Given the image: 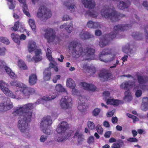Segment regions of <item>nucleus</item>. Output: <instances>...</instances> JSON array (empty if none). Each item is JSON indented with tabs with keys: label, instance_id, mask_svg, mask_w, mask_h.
Here are the masks:
<instances>
[{
	"label": "nucleus",
	"instance_id": "nucleus-1",
	"mask_svg": "<svg viewBox=\"0 0 148 148\" xmlns=\"http://www.w3.org/2000/svg\"><path fill=\"white\" fill-rule=\"evenodd\" d=\"M33 104L28 103L17 108L13 114L19 116L18 126L22 133H29L30 127L28 123L31 121L32 112L31 110L33 108Z\"/></svg>",
	"mask_w": 148,
	"mask_h": 148
},
{
	"label": "nucleus",
	"instance_id": "nucleus-2",
	"mask_svg": "<svg viewBox=\"0 0 148 148\" xmlns=\"http://www.w3.org/2000/svg\"><path fill=\"white\" fill-rule=\"evenodd\" d=\"M69 48V50H72L73 54H74L77 58L82 56L84 58V60H94V59L95 49L88 47L83 49L81 44L77 41L71 42Z\"/></svg>",
	"mask_w": 148,
	"mask_h": 148
},
{
	"label": "nucleus",
	"instance_id": "nucleus-3",
	"mask_svg": "<svg viewBox=\"0 0 148 148\" xmlns=\"http://www.w3.org/2000/svg\"><path fill=\"white\" fill-rule=\"evenodd\" d=\"M101 14L106 18L110 19L112 22L117 21L120 18H123L125 16L124 14L117 12L114 7H109L107 5L103 7L101 11Z\"/></svg>",
	"mask_w": 148,
	"mask_h": 148
},
{
	"label": "nucleus",
	"instance_id": "nucleus-4",
	"mask_svg": "<svg viewBox=\"0 0 148 148\" xmlns=\"http://www.w3.org/2000/svg\"><path fill=\"white\" fill-rule=\"evenodd\" d=\"M68 127V124L67 122L65 121H62L61 123L59 124L57 127L56 130L58 134H63L64 137L62 136L59 137L57 138V141L59 142H61L65 140L68 139L70 137L72 136L73 133L72 130H70L68 133L65 132L67 128Z\"/></svg>",
	"mask_w": 148,
	"mask_h": 148
},
{
	"label": "nucleus",
	"instance_id": "nucleus-5",
	"mask_svg": "<svg viewBox=\"0 0 148 148\" xmlns=\"http://www.w3.org/2000/svg\"><path fill=\"white\" fill-rule=\"evenodd\" d=\"M110 50L109 49H104L99 55V60L105 63H108L113 61L115 58L116 55L114 54L108 56L110 54Z\"/></svg>",
	"mask_w": 148,
	"mask_h": 148
},
{
	"label": "nucleus",
	"instance_id": "nucleus-6",
	"mask_svg": "<svg viewBox=\"0 0 148 148\" xmlns=\"http://www.w3.org/2000/svg\"><path fill=\"white\" fill-rule=\"evenodd\" d=\"M51 12L47 9L44 5L40 6L37 13V16L42 21H44L50 18L51 16Z\"/></svg>",
	"mask_w": 148,
	"mask_h": 148
},
{
	"label": "nucleus",
	"instance_id": "nucleus-7",
	"mask_svg": "<svg viewBox=\"0 0 148 148\" xmlns=\"http://www.w3.org/2000/svg\"><path fill=\"white\" fill-rule=\"evenodd\" d=\"M132 27L131 24L129 25L126 24L117 25L114 26V30L113 32H110L109 34V36L112 39L116 36L119 31H124L125 30H128L130 28Z\"/></svg>",
	"mask_w": 148,
	"mask_h": 148
},
{
	"label": "nucleus",
	"instance_id": "nucleus-8",
	"mask_svg": "<svg viewBox=\"0 0 148 148\" xmlns=\"http://www.w3.org/2000/svg\"><path fill=\"white\" fill-rule=\"evenodd\" d=\"M23 87L20 90L21 94L23 96L22 98L25 99L29 98L30 96L35 93V90L34 88L30 87ZM21 98L22 97H20Z\"/></svg>",
	"mask_w": 148,
	"mask_h": 148
},
{
	"label": "nucleus",
	"instance_id": "nucleus-9",
	"mask_svg": "<svg viewBox=\"0 0 148 148\" xmlns=\"http://www.w3.org/2000/svg\"><path fill=\"white\" fill-rule=\"evenodd\" d=\"M7 84L3 81H0V88L6 96L10 97L11 98L15 99V95L6 87Z\"/></svg>",
	"mask_w": 148,
	"mask_h": 148
},
{
	"label": "nucleus",
	"instance_id": "nucleus-10",
	"mask_svg": "<svg viewBox=\"0 0 148 148\" xmlns=\"http://www.w3.org/2000/svg\"><path fill=\"white\" fill-rule=\"evenodd\" d=\"M45 33L44 37L47 40L48 42H53L56 37L55 31L51 28H48L45 29Z\"/></svg>",
	"mask_w": 148,
	"mask_h": 148
},
{
	"label": "nucleus",
	"instance_id": "nucleus-11",
	"mask_svg": "<svg viewBox=\"0 0 148 148\" xmlns=\"http://www.w3.org/2000/svg\"><path fill=\"white\" fill-rule=\"evenodd\" d=\"M60 105L62 108L68 109L71 108L72 105L71 98L67 96L62 97L60 101Z\"/></svg>",
	"mask_w": 148,
	"mask_h": 148
},
{
	"label": "nucleus",
	"instance_id": "nucleus-12",
	"mask_svg": "<svg viewBox=\"0 0 148 148\" xmlns=\"http://www.w3.org/2000/svg\"><path fill=\"white\" fill-rule=\"evenodd\" d=\"M99 76L103 79L104 80L107 81L110 79L112 74L110 70L105 69H102L100 71Z\"/></svg>",
	"mask_w": 148,
	"mask_h": 148
},
{
	"label": "nucleus",
	"instance_id": "nucleus-13",
	"mask_svg": "<svg viewBox=\"0 0 148 148\" xmlns=\"http://www.w3.org/2000/svg\"><path fill=\"white\" fill-rule=\"evenodd\" d=\"M13 107L12 102L10 101V99L9 101H4L3 102L0 103V111L1 112L7 111L10 110Z\"/></svg>",
	"mask_w": 148,
	"mask_h": 148
},
{
	"label": "nucleus",
	"instance_id": "nucleus-14",
	"mask_svg": "<svg viewBox=\"0 0 148 148\" xmlns=\"http://www.w3.org/2000/svg\"><path fill=\"white\" fill-rule=\"evenodd\" d=\"M52 123L51 117L50 116H47L42 118L40 123V128L47 127L50 126Z\"/></svg>",
	"mask_w": 148,
	"mask_h": 148
},
{
	"label": "nucleus",
	"instance_id": "nucleus-15",
	"mask_svg": "<svg viewBox=\"0 0 148 148\" xmlns=\"http://www.w3.org/2000/svg\"><path fill=\"white\" fill-rule=\"evenodd\" d=\"M82 3L84 7L89 9L93 8L95 5V2L93 0H82Z\"/></svg>",
	"mask_w": 148,
	"mask_h": 148
},
{
	"label": "nucleus",
	"instance_id": "nucleus-16",
	"mask_svg": "<svg viewBox=\"0 0 148 148\" xmlns=\"http://www.w3.org/2000/svg\"><path fill=\"white\" fill-rule=\"evenodd\" d=\"M73 138H77L78 144H82V142L85 140L84 138V135L81 133H80L79 131H77L75 133Z\"/></svg>",
	"mask_w": 148,
	"mask_h": 148
},
{
	"label": "nucleus",
	"instance_id": "nucleus-17",
	"mask_svg": "<svg viewBox=\"0 0 148 148\" xmlns=\"http://www.w3.org/2000/svg\"><path fill=\"white\" fill-rule=\"evenodd\" d=\"M81 83L84 89L85 90L92 91H95L96 90V87L93 84H88L85 82Z\"/></svg>",
	"mask_w": 148,
	"mask_h": 148
},
{
	"label": "nucleus",
	"instance_id": "nucleus-18",
	"mask_svg": "<svg viewBox=\"0 0 148 148\" xmlns=\"http://www.w3.org/2000/svg\"><path fill=\"white\" fill-rule=\"evenodd\" d=\"M50 69V68H47L44 70L43 78L45 81H48L50 79L51 75Z\"/></svg>",
	"mask_w": 148,
	"mask_h": 148
},
{
	"label": "nucleus",
	"instance_id": "nucleus-19",
	"mask_svg": "<svg viewBox=\"0 0 148 148\" xmlns=\"http://www.w3.org/2000/svg\"><path fill=\"white\" fill-rule=\"evenodd\" d=\"M26 0H18L19 2L23 4V12L28 17H30V15L28 12L27 5L25 3Z\"/></svg>",
	"mask_w": 148,
	"mask_h": 148
},
{
	"label": "nucleus",
	"instance_id": "nucleus-20",
	"mask_svg": "<svg viewBox=\"0 0 148 148\" xmlns=\"http://www.w3.org/2000/svg\"><path fill=\"white\" fill-rule=\"evenodd\" d=\"M37 77L36 74H32L29 75V83L30 85H33L35 84L37 82Z\"/></svg>",
	"mask_w": 148,
	"mask_h": 148
},
{
	"label": "nucleus",
	"instance_id": "nucleus-21",
	"mask_svg": "<svg viewBox=\"0 0 148 148\" xmlns=\"http://www.w3.org/2000/svg\"><path fill=\"white\" fill-rule=\"evenodd\" d=\"M83 99H84V98H82L80 95L79 96V101L80 102H81V100H82V101H83ZM77 108L81 112H84L86 108L85 102H83L81 103L80 102H79Z\"/></svg>",
	"mask_w": 148,
	"mask_h": 148
},
{
	"label": "nucleus",
	"instance_id": "nucleus-22",
	"mask_svg": "<svg viewBox=\"0 0 148 148\" xmlns=\"http://www.w3.org/2000/svg\"><path fill=\"white\" fill-rule=\"evenodd\" d=\"M64 27L65 29L67 32L69 33H71L73 29L72 23L71 22L68 25H67L66 23H65L60 26V28L61 29H63Z\"/></svg>",
	"mask_w": 148,
	"mask_h": 148
},
{
	"label": "nucleus",
	"instance_id": "nucleus-23",
	"mask_svg": "<svg viewBox=\"0 0 148 148\" xmlns=\"http://www.w3.org/2000/svg\"><path fill=\"white\" fill-rule=\"evenodd\" d=\"M28 49L29 52L33 51L35 50L36 47V43L34 41H29L28 45Z\"/></svg>",
	"mask_w": 148,
	"mask_h": 148
},
{
	"label": "nucleus",
	"instance_id": "nucleus-24",
	"mask_svg": "<svg viewBox=\"0 0 148 148\" xmlns=\"http://www.w3.org/2000/svg\"><path fill=\"white\" fill-rule=\"evenodd\" d=\"M86 65H84L83 66V68L85 69L88 72L90 73L89 75H92L94 74L96 72L95 68L93 66H87Z\"/></svg>",
	"mask_w": 148,
	"mask_h": 148
},
{
	"label": "nucleus",
	"instance_id": "nucleus-25",
	"mask_svg": "<svg viewBox=\"0 0 148 148\" xmlns=\"http://www.w3.org/2000/svg\"><path fill=\"white\" fill-rule=\"evenodd\" d=\"M80 38L82 39H86L91 37L92 36L88 32H86L84 30L82 31L80 33Z\"/></svg>",
	"mask_w": 148,
	"mask_h": 148
},
{
	"label": "nucleus",
	"instance_id": "nucleus-26",
	"mask_svg": "<svg viewBox=\"0 0 148 148\" xmlns=\"http://www.w3.org/2000/svg\"><path fill=\"white\" fill-rule=\"evenodd\" d=\"M136 75L139 85L143 84H145V80L143 76L140 74L139 72H138L136 73Z\"/></svg>",
	"mask_w": 148,
	"mask_h": 148
},
{
	"label": "nucleus",
	"instance_id": "nucleus-27",
	"mask_svg": "<svg viewBox=\"0 0 148 148\" xmlns=\"http://www.w3.org/2000/svg\"><path fill=\"white\" fill-rule=\"evenodd\" d=\"M107 104H110L114 106H118L120 103V100L113 99H109L107 101Z\"/></svg>",
	"mask_w": 148,
	"mask_h": 148
},
{
	"label": "nucleus",
	"instance_id": "nucleus-28",
	"mask_svg": "<svg viewBox=\"0 0 148 148\" xmlns=\"http://www.w3.org/2000/svg\"><path fill=\"white\" fill-rule=\"evenodd\" d=\"M66 85L70 88H74L75 86V82L71 78L68 79L66 81Z\"/></svg>",
	"mask_w": 148,
	"mask_h": 148
},
{
	"label": "nucleus",
	"instance_id": "nucleus-29",
	"mask_svg": "<svg viewBox=\"0 0 148 148\" xmlns=\"http://www.w3.org/2000/svg\"><path fill=\"white\" fill-rule=\"evenodd\" d=\"M133 82L129 81L123 83L121 84V87L124 89H127L130 88L132 85Z\"/></svg>",
	"mask_w": 148,
	"mask_h": 148
},
{
	"label": "nucleus",
	"instance_id": "nucleus-30",
	"mask_svg": "<svg viewBox=\"0 0 148 148\" xmlns=\"http://www.w3.org/2000/svg\"><path fill=\"white\" fill-rule=\"evenodd\" d=\"M11 37L14 41L18 45L20 44V36L14 33H12L11 35Z\"/></svg>",
	"mask_w": 148,
	"mask_h": 148
},
{
	"label": "nucleus",
	"instance_id": "nucleus-31",
	"mask_svg": "<svg viewBox=\"0 0 148 148\" xmlns=\"http://www.w3.org/2000/svg\"><path fill=\"white\" fill-rule=\"evenodd\" d=\"M18 66L22 70H26L27 69V67L25 62L21 60H19L18 62Z\"/></svg>",
	"mask_w": 148,
	"mask_h": 148
},
{
	"label": "nucleus",
	"instance_id": "nucleus-32",
	"mask_svg": "<svg viewBox=\"0 0 148 148\" xmlns=\"http://www.w3.org/2000/svg\"><path fill=\"white\" fill-rule=\"evenodd\" d=\"M35 56L36 59L38 60V62L41 61L42 59V57L40 56V54H41V51L40 49H36L35 51Z\"/></svg>",
	"mask_w": 148,
	"mask_h": 148
},
{
	"label": "nucleus",
	"instance_id": "nucleus-33",
	"mask_svg": "<svg viewBox=\"0 0 148 148\" xmlns=\"http://www.w3.org/2000/svg\"><path fill=\"white\" fill-rule=\"evenodd\" d=\"M19 26H21V27H23L21 23L18 21H17L14 23L13 27H11V29L14 31H17L18 30Z\"/></svg>",
	"mask_w": 148,
	"mask_h": 148
},
{
	"label": "nucleus",
	"instance_id": "nucleus-34",
	"mask_svg": "<svg viewBox=\"0 0 148 148\" xmlns=\"http://www.w3.org/2000/svg\"><path fill=\"white\" fill-rule=\"evenodd\" d=\"M28 23L33 31L36 32V26L34 20L32 19H29Z\"/></svg>",
	"mask_w": 148,
	"mask_h": 148
},
{
	"label": "nucleus",
	"instance_id": "nucleus-35",
	"mask_svg": "<svg viewBox=\"0 0 148 148\" xmlns=\"http://www.w3.org/2000/svg\"><path fill=\"white\" fill-rule=\"evenodd\" d=\"M117 6L119 9L121 10H124L128 7L127 4L123 1L120 2Z\"/></svg>",
	"mask_w": 148,
	"mask_h": 148
},
{
	"label": "nucleus",
	"instance_id": "nucleus-36",
	"mask_svg": "<svg viewBox=\"0 0 148 148\" xmlns=\"http://www.w3.org/2000/svg\"><path fill=\"white\" fill-rule=\"evenodd\" d=\"M55 89L57 91L59 92H67L66 90L60 84H58L56 85Z\"/></svg>",
	"mask_w": 148,
	"mask_h": 148
},
{
	"label": "nucleus",
	"instance_id": "nucleus-37",
	"mask_svg": "<svg viewBox=\"0 0 148 148\" xmlns=\"http://www.w3.org/2000/svg\"><path fill=\"white\" fill-rule=\"evenodd\" d=\"M109 41L106 39L101 40L99 42V45L100 47H103L108 45Z\"/></svg>",
	"mask_w": 148,
	"mask_h": 148
},
{
	"label": "nucleus",
	"instance_id": "nucleus-38",
	"mask_svg": "<svg viewBox=\"0 0 148 148\" xmlns=\"http://www.w3.org/2000/svg\"><path fill=\"white\" fill-rule=\"evenodd\" d=\"M10 84L11 86H16L20 88H22L23 87V83L18 82L14 80L11 82Z\"/></svg>",
	"mask_w": 148,
	"mask_h": 148
},
{
	"label": "nucleus",
	"instance_id": "nucleus-39",
	"mask_svg": "<svg viewBox=\"0 0 148 148\" xmlns=\"http://www.w3.org/2000/svg\"><path fill=\"white\" fill-rule=\"evenodd\" d=\"M97 12L94 11L92 10L91 11L90 10H88L86 11V15L88 14L90 16L93 17L95 18L97 16Z\"/></svg>",
	"mask_w": 148,
	"mask_h": 148
},
{
	"label": "nucleus",
	"instance_id": "nucleus-40",
	"mask_svg": "<svg viewBox=\"0 0 148 148\" xmlns=\"http://www.w3.org/2000/svg\"><path fill=\"white\" fill-rule=\"evenodd\" d=\"M41 128L42 129L43 132L46 134H47L48 135H50L53 132V131L51 129V127L50 126L48 127V128L42 127Z\"/></svg>",
	"mask_w": 148,
	"mask_h": 148
},
{
	"label": "nucleus",
	"instance_id": "nucleus-41",
	"mask_svg": "<svg viewBox=\"0 0 148 148\" xmlns=\"http://www.w3.org/2000/svg\"><path fill=\"white\" fill-rule=\"evenodd\" d=\"M56 96H52L51 95H46L42 97V99L45 101H49L56 98Z\"/></svg>",
	"mask_w": 148,
	"mask_h": 148
},
{
	"label": "nucleus",
	"instance_id": "nucleus-42",
	"mask_svg": "<svg viewBox=\"0 0 148 148\" xmlns=\"http://www.w3.org/2000/svg\"><path fill=\"white\" fill-rule=\"evenodd\" d=\"M125 96L124 97V99H128V101H130L132 100V97L131 93L129 89L127 91L125 92Z\"/></svg>",
	"mask_w": 148,
	"mask_h": 148
},
{
	"label": "nucleus",
	"instance_id": "nucleus-43",
	"mask_svg": "<svg viewBox=\"0 0 148 148\" xmlns=\"http://www.w3.org/2000/svg\"><path fill=\"white\" fill-rule=\"evenodd\" d=\"M27 59L29 62H34L36 63L38 62V60L36 59V57L33 56L32 58V56L30 55H28L27 56Z\"/></svg>",
	"mask_w": 148,
	"mask_h": 148
},
{
	"label": "nucleus",
	"instance_id": "nucleus-44",
	"mask_svg": "<svg viewBox=\"0 0 148 148\" xmlns=\"http://www.w3.org/2000/svg\"><path fill=\"white\" fill-rule=\"evenodd\" d=\"M96 129L99 134H102L103 133V130L100 125H97L96 127Z\"/></svg>",
	"mask_w": 148,
	"mask_h": 148
},
{
	"label": "nucleus",
	"instance_id": "nucleus-45",
	"mask_svg": "<svg viewBox=\"0 0 148 148\" xmlns=\"http://www.w3.org/2000/svg\"><path fill=\"white\" fill-rule=\"evenodd\" d=\"M46 55L47 58L49 60H51V59L52 58L51 51V50L49 48H47V51L46 52Z\"/></svg>",
	"mask_w": 148,
	"mask_h": 148
},
{
	"label": "nucleus",
	"instance_id": "nucleus-46",
	"mask_svg": "<svg viewBox=\"0 0 148 148\" xmlns=\"http://www.w3.org/2000/svg\"><path fill=\"white\" fill-rule=\"evenodd\" d=\"M88 127L91 130H93L95 128V125L94 123L90 121H88Z\"/></svg>",
	"mask_w": 148,
	"mask_h": 148
},
{
	"label": "nucleus",
	"instance_id": "nucleus-47",
	"mask_svg": "<svg viewBox=\"0 0 148 148\" xmlns=\"http://www.w3.org/2000/svg\"><path fill=\"white\" fill-rule=\"evenodd\" d=\"M141 110L144 111H146L148 110V104L142 103L141 105Z\"/></svg>",
	"mask_w": 148,
	"mask_h": 148
},
{
	"label": "nucleus",
	"instance_id": "nucleus-48",
	"mask_svg": "<svg viewBox=\"0 0 148 148\" xmlns=\"http://www.w3.org/2000/svg\"><path fill=\"white\" fill-rule=\"evenodd\" d=\"M2 38L0 42L8 45L10 43V41L7 38L2 37Z\"/></svg>",
	"mask_w": 148,
	"mask_h": 148
},
{
	"label": "nucleus",
	"instance_id": "nucleus-49",
	"mask_svg": "<svg viewBox=\"0 0 148 148\" xmlns=\"http://www.w3.org/2000/svg\"><path fill=\"white\" fill-rule=\"evenodd\" d=\"M100 110L98 108H96L93 110L92 112V114L93 115L96 116L98 115L99 113Z\"/></svg>",
	"mask_w": 148,
	"mask_h": 148
},
{
	"label": "nucleus",
	"instance_id": "nucleus-50",
	"mask_svg": "<svg viewBox=\"0 0 148 148\" xmlns=\"http://www.w3.org/2000/svg\"><path fill=\"white\" fill-rule=\"evenodd\" d=\"M6 49L4 47L0 48V56H3L5 55Z\"/></svg>",
	"mask_w": 148,
	"mask_h": 148
},
{
	"label": "nucleus",
	"instance_id": "nucleus-51",
	"mask_svg": "<svg viewBox=\"0 0 148 148\" xmlns=\"http://www.w3.org/2000/svg\"><path fill=\"white\" fill-rule=\"evenodd\" d=\"M145 34L146 36V40L147 42H148V25L145 27Z\"/></svg>",
	"mask_w": 148,
	"mask_h": 148
},
{
	"label": "nucleus",
	"instance_id": "nucleus-52",
	"mask_svg": "<svg viewBox=\"0 0 148 148\" xmlns=\"http://www.w3.org/2000/svg\"><path fill=\"white\" fill-rule=\"evenodd\" d=\"M94 138L93 136L89 137L87 140V142L89 144H93L94 142Z\"/></svg>",
	"mask_w": 148,
	"mask_h": 148
},
{
	"label": "nucleus",
	"instance_id": "nucleus-53",
	"mask_svg": "<svg viewBox=\"0 0 148 148\" xmlns=\"http://www.w3.org/2000/svg\"><path fill=\"white\" fill-rule=\"evenodd\" d=\"M61 76L60 75H57L53 77V81L55 83H56L58 79H60Z\"/></svg>",
	"mask_w": 148,
	"mask_h": 148
},
{
	"label": "nucleus",
	"instance_id": "nucleus-54",
	"mask_svg": "<svg viewBox=\"0 0 148 148\" xmlns=\"http://www.w3.org/2000/svg\"><path fill=\"white\" fill-rule=\"evenodd\" d=\"M10 77L12 78L15 79L16 78V75L14 73L12 72V71L8 74Z\"/></svg>",
	"mask_w": 148,
	"mask_h": 148
},
{
	"label": "nucleus",
	"instance_id": "nucleus-55",
	"mask_svg": "<svg viewBox=\"0 0 148 148\" xmlns=\"http://www.w3.org/2000/svg\"><path fill=\"white\" fill-rule=\"evenodd\" d=\"M94 23V22L91 21H89L88 22L87 24V25L89 28H93Z\"/></svg>",
	"mask_w": 148,
	"mask_h": 148
},
{
	"label": "nucleus",
	"instance_id": "nucleus-56",
	"mask_svg": "<svg viewBox=\"0 0 148 148\" xmlns=\"http://www.w3.org/2000/svg\"><path fill=\"white\" fill-rule=\"evenodd\" d=\"M142 94V92L140 90H138L135 93V95L136 97H140Z\"/></svg>",
	"mask_w": 148,
	"mask_h": 148
},
{
	"label": "nucleus",
	"instance_id": "nucleus-57",
	"mask_svg": "<svg viewBox=\"0 0 148 148\" xmlns=\"http://www.w3.org/2000/svg\"><path fill=\"white\" fill-rule=\"evenodd\" d=\"M140 35L141 34L138 33H133L132 35V36L133 37H134L135 39H136L138 40L140 39L138 38L140 36Z\"/></svg>",
	"mask_w": 148,
	"mask_h": 148
},
{
	"label": "nucleus",
	"instance_id": "nucleus-58",
	"mask_svg": "<svg viewBox=\"0 0 148 148\" xmlns=\"http://www.w3.org/2000/svg\"><path fill=\"white\" fill-rule=\"evenodd\" d=\"M66 6H67L68 8L70 10L71 12H73L74 11L75 7L74 5H70V6H69V5L68 6L66 5Z\"/></svg>",
	"mask_w": 148,
	"mask_h": 148
},
{
	"label": "nucleus",
	"instance_id": "nucleus-59",
	"mask_svg": "<svg viewBox=\"0 0 148 148\" xmlns=\"http://www.w3.org/2000/svg\"><path fill=\"white\" fill-rule=\"evenodd\" d=\"M71 20V17L67 15H64L63 16V21H67Z\"/></svg>",
	"mask_w": 148,
	"mask_h": 148
},
{
	"label": "nucleus",
	"instance_id": "nucleus-60",
	"mask_svg": "<svg viewBox=\"0 0 148 148\" xmlns=\"http://www.w3.org/2000/svg\"><path fill=\"white\" fill-rule=\"evenodd\" d=\"M100 27V25L99 23L94 22L92 29L99 28Z\"/></svg>",
	"mask_w": 148,
	"mask_h": 148
},
{
	"label": "nucleus",
	"instance_id": "nucleus-61",
	"mask_svg": "<svg viewBox=\"0 0 148 148\" xmlns=\"http://www.w3.org/2000/svg\"><path fill=\"white\" fill-rule=\"evenodd\" d=\"M127 141L130 142H137L138 140L135 138H130L127 139Z\"/></svg>",
	"mask_w": 148,
	"mask_h": 148
},
{
	"label": "nucleus",
	"instance_id": "nucleus-62",
	"mask_svg": "<svg viewBox=\"0 0 148 148\" xmlns=\"http://www.w3.org/2000/svg\"><path fill=\"white\" fill-rule=\"evenodd\" d=\"M5 65V61L0 60V69L4 67Z\"/></svg>",
	"mask_w": 148,
	"mask_h": 148
},
{
	"label": "nucleus",
	"instance_id": "nucleus-63",
	"mask_svg": "<svg viewBox=\"0 0 148 148\" xmlns=\"http://www.w3.org/2000/svg\"><path fill=\"white\" fill-rule=\"evenodd\" d=\"M111 133L112 132L111 131H107L104 134V136L106 138H109L110 137V136L111 134Z\"/></svg>",
	"mask_w": 148,
	"mask_h": 148
},
{
	"label": "nucleus",
	"instance_id": "nucleus-64",
	"mask_svg": "<svg viewBox=\"0 0 148 148\" xmlns=\"http://www.w3.org/2000/svg\"><path fill=\"white\" fill-rule=\"evenodd\" d=\"M143 5L147 10H148V2L147 1H144L143 3Z\"/></svg>",
	"mask_w": 148,
	"mask_h": 148
}]
</instances>
